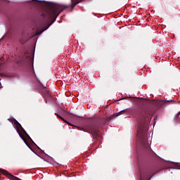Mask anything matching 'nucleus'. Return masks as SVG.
I'll list each match as a JSON object with an SVG mask.
<instances>
[{"label": "nucleus", "instance_id": "nucleus-1", "mask_svg": "<svg viewBox=\"0 0 180 180\" xmlns=\"http://www.w3.org/2000/svg\"><path fill=\"white\" fill-rule=\"evenodd\" d=\"M66 8L67 6L61 4H55L53 6H51L49 8L45 10L42 13V15H44V18H46L48 20H50L51 19L56 20L58 17V15H60V13L63 12V11H64V9H66Z\"/></svg>", "mask_w": 180, "mask_h": 180}, {"label": "nucleus", "instance_id": "nucleus-2", "mask_svg": "<svg viewBox=\"0 0 180 180\" xmlns=\"http://www.w3.org/2000/svg\"><path fill=\"white\" fill-rule=\"evenodd\" d=\"M17 132L18 133L20 137L24 141L25 144H27V142H26V140H25V135L26 134V132L25 131V129L22 127V125L18 122V121H14Z\"/></svg>", "mask_w": 180, "mask_h": 180}, {"label": "nucleus", "instance_id": "nucleus-3", "mask_svg": "<svg viewBox=\"0 0 180 180\" xmlns=\"http://www.w3.org/2000/svg\"><path fill=\"white\" fill-rule=\"evenodd\" d=\"M79 2H82V0H72V8L75 7Z\"/></svg>", "mask_w": 180, "mask_h": 180}, {"label": "nucleus", "instance_id": "nucleus-4", "mask_svg": "<svg viewBox=\"0 0 180 180\" xmlns=\"http://www.w3.org/2000/svg\"><path fill=\"white\" fill-rule=\"evenodd\" d=\"M91 134H93V136H96L98 134V131L94 130L93 131L91 132Z\"/></svg>", "mask_w": 180, "mask_h": 180}, {"label": "nucleus", "instance_id": "nucleus-5", "mask_svg": "<svg viewBox=\"0 0 180 180\" xmlns=\"http://www.w3.org/2000/svg\"><path fill=\"white\" fill-rule=\"evenodd\" d=\"M60 119H62L63 120V119L62 117H60Z\"/></svg>", "mask_w": 180, "mask_h": 180}]
</instances>
